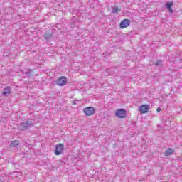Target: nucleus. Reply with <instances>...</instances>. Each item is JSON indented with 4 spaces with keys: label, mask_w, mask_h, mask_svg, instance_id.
<instances>
[{
    "label": "nucleus",
    "mask_w": 182,
    "mask_h": 182,
    "mask_svg": "<svg viewBox=\"0 0 182 182\" xmlns=\"http://www.w3.org/2000/svg\"><path fill=\"white\" fill-rule=\"evenodd\" d=\"M33 126H35V124H33V122L31 119H27L20 123L19 129L22 132H25L26 130H29V129L33 127Z\"/></svg>",
    "instance_id": "f257e3e1"
},
{
    "label": "nucleus",
    "mask_w": 182,
    "mask_h": 182,
    "mask_svg": "<svg viewBox=\"0 0 182 182\" xmlns=\"http://www.w3.org/2000/svg\"><path fill=\"white\" fill-rule=\"evenodd\" d=\"M115 116L119 119H124L127 116V111L124 109L120 108L115 112Z\"/></svg>",
    "instance_id": "f03ea898"
},
{
    "label": "nucleus",
    "mask_w": 182,
    "mask_h": 182,
    "mask_svg": "<svg viewBox=\"0 0 182 182\" xmlns=\"http://www.w3.org/2000/svg\"><path fill=\"white\" fill-rule=\"evenodd\" d=\"M55 83L58 86H65V85H68V80L64 76H61L57 79Z\"/></svg>",
    "instance_id": "7ed1b4c3"
},
{
    "label": "nucleus",
    "mask_w": 182,
    "mask_h": 182,
    "mask_svg": "<svg viewBox=\"0 0 182 182\" xmlns=\"http://www.w3.org/2000/svg\"><path fill=\"white\" fill-rule=\"evenodd\" d=\"M83 110L85 116H93L96 112V109L93 107H87Z\"/></svg>",
    "instance_id": "20e7f679"
},
{
    "label": "nucleus",
    "mask_w": 182,
    "mask_h": 182,
    "mask_svg": "<svg viewBox=\"0 0 182 182\" xmlns=\"http://www.w3.org/2000/svg\"><path fill=\"white\" fill-rule=\"evenodd\" d=\"M63 149H65V144H59L55 146V156H60V154L63 152Z\"/></svg>",
    "instance_id": "39448f33"
},
{
    "label": "nucleus",
    "mask_w": 182,
    "mask_h": 182,
    "mask_svg": "<svg viewBox=\"0 0 182 182\" xmlns=\"http://www.w3.org/2000/svg\"><path fill=\"white\" fill-rule=\"evenodd\" d=\"M131 21L130 20L125 18L121 21L119 23V28L121 29H126L128 26H130Z\"/></svg>",
    "instance_id": "423d86ee"
},
{
    "label": "nucleus",
    "mask_w": 182,
    "mask_h": 182,
    "mask_svg": "<svg viewBox=\"0 0 182 182\" xmlns=\"http://www.w3.org/2000/svg\"><path fill=\"white\" fill-rule=\"evenodd\" d=\"M149 110H150V105H144L139 107L140 113H142V114H146Z\"/></svg>",
    "instance_id": "0eeeda50"
},
{
    "label": "nucleus",
    "mask_w": 182,
    "mask_h": 182,
    "mask_svg": "<svg viewBox=\"0 0 182 182\" xmlns=\"http://www.w3.org/2000/svg\"><path fill=\"white\" fill-rule=\"evenodd\" d=\"M175 150L173 148H168L164 152V157H170L175 153Z\"/></svg>",
    "instance_id": "6e6552de"
},
{
    "label": "nucleus",
    "mask_w": 182,
    "mask_h": 182,
    "mask_svg": "<svg viewBox=\"0 0 182 182\" xmlns=\"http://www.w3.org/2000/svg\"><path fill=\"white\" fill-rule=\"evenodd\" d=\"M173 2L167 1L165 4L166 8L168 9V11L170 12V14H173L174 12V10H173Z\"/></svg>",
    "instance_id": "1a4fd4ad"
},
{
    "label": "nucleus",
    "mask_w": 182,
    "mask_h": 182,
    "mask_svg": "<svg viewBox=\"0 0 182 182\" xmlns=\"http://www.w3.org/2000/svg\"><path fill=\"white\" fill-rule=\"evenodd\" d=\"M3 96H9L11 95V87L7 86L4 89V92H2Z\"/></svg>",
    "instance_id": "9d476101"
},
{
    "label": "nucleus",
    "mask_w": 182,
    "mask_h": 182,
    "mask_svg": "<svg viewBox=\"0 0 182 182\" xmlns=\"http://www.w3.org/2000/svg\"><path fill=\"white\" fill-rule=\"evenodd\" d=\"M32 70H24L23 74L25 75L26 77H31L32 76Z\"/></svg>",
    "instance_id": "9b49d317"
},
{
    "label": "nucleus",
    "mask_w": 182,
    "mask_h": 182,
    "mask_svg": "<svg viewBox=\"0 0 182 182\" xmlns=\"http://www.w3.org/2000/svg\"><path fill=\"white\" fill-rule=\"evenodd\" d=\"M19 144H20L19 140H14V141H11L10 143L11 147H18Z\"/></svg>",
    "instance_id": "f8f14e48"
},
{
    "label": "nucleus",
    "mask_w": 182,
    "mask_h": 182,
    "mask_svg": "<svg viewBox=\"0 0 182 182\" xmlns=\"http://www.w3.org/2000/svg\"><path fill=\"white\" fill-rule=\"evenodd\" d=\"M122 10L119 9L118 7H113L112 8V14H117V12H120Z\"/></svg>",
    "instance_id": "ddd939ff"
},
{
    "label": "nucleus",
    "mask_w": 182,
    "mask_h": 182,
    "mask_svg": "<svg viewBox=\"0 0 182 182\" xmlns=\"http://www.w3.org/2000/svg\"><path fill=\"white\" fill-rule=\"evenodd\" d=\"M155 66H163V60H158L155 63Z\"/></svg>",
    "instance_id": "4468645a"
},
{
    "label": "nucleus",
    "mask_w": 182,
    "mask_h": 182,
    "mask_svg": "<svg viewBox=\"0 0 182 182\" xmlns=\"http://www.w3.org/2000/svg\"><path fill=\"white\" fill-rule=\"evenodd\" d=\"M12 175H13V177H14L15 178H18V177H19V176H21V172H14L13 173H12Z\"/></svg>",
    "instance_id": "2eb2a0df"
},
{
    "label": "nucleus",
    "mask_w": 182,
    "mask_h": 182,
    "mask_svg": "<svg viewBox=\"0 0 182 182\" xmlns=\"http://www.w3.org/2000/svg\"><path fill=\"white\" fill-rule=\"evenodd\" d=\"M50 38H52V34L50 33H46L44 35V39H46V41H49Z\"/></svg>",
    "instance_id": "dca6fc26"
},
{
    "label": "nucleus",
    "mask_w": 182,
    "mask_h": 182,
    "mask_svg": "<svg viewBox=\"0 0 182 182\" xmlns=\"http://www.w3.org/2000/svg\"><path fill=\"white\" fill-rule=\"evenodd\" d=\"M156 112H157L158 113H160V112H161V108L158 107V108L156 109Z\"/></svg>",
    "instance_id": "f3484780"
},
{
    "label": "nucleus",
    "mask_w": 182,
    "mask_h": 182,
    "mask_svg": "<svg viewBox=\"0 0 182 182\" xmlns=\"http://www.w3.org/2000/svg\"><path fill=\"white\" fill-rule=\"evenodd\" d=\"M73 104V105H76V102L74 101Z\"/></svg>",
    "instance_id": "a211bd4d"
}]
</instances>
